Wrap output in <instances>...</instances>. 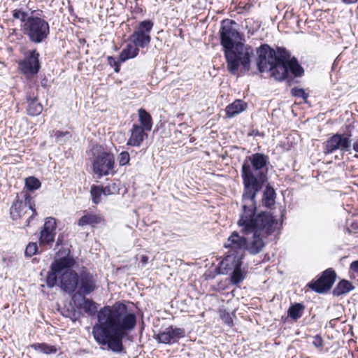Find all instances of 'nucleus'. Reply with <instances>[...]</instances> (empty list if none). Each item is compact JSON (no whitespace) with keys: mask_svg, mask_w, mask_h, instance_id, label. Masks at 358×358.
I'll return each instance as SVG.
<instances>
[{"mask_svg":"<svg viewBox=\"0 0 358 358\" xmlns=\"http://www.w3.org/2000/svg\"><path fill=\"white\" fill-rule=\"evenodd\" d=\"M264 180H244L243 210L237 224L243 236L234 231L224 244L227 262L232 259L242 260L245 251L257 255L266 246V239L279 229L281 223L268 213L256 214L255 198L263 186Z\"/></svg>","mask_w":358,"mask_h":358,"instance_id":"f257e3e1","label":"nucleus"},{"mask_svg":"<svg viewBox=\"0 0 358 358\" xmlns=\"http://www.w3.org/2000/svg\"><path fill=\"white\" fill-rule=\"evenodd\" d=\"M98 322L92 328L94 340L114 352L123 350L122 338L127 331L132 330L136 323V315L127 306L117 302L113 306H106L97 313Z\"/></svg>","mask_w":358,"mask_h":358,"instance_id":"f03ea898","label":"nucleus"},{"mask_svg":"<svg viewBox=\"0 0 358 358\" xmlns=\"http://www.w3.org/2000/svg\"><path fill=\"white\" fill-rule=\"evenodd\" d=\"M257 66L260 72L270 71L271 76L278 81L289 78L286 61L290 54L285 48L278 47L274 50L263 44L257 49Z\"/></svg>","mask_w":358,"mask_h":358,"instance_id":"7ed1b4c3","label":"nucleus"},{"mask_svg":"<svg viewBox=\"0 0 358 358\" xmlns=\"http://www.w3.org/2000/svg\"><path fill=\"white\" fill-rule=\"evenodd\" d=\"M224 53L227 69L231 74L239 76L250 71L251 59L255 54L252 46L237 41L235 46L231 49L224 50Z\"/></svg>","mask_w":358,"mask_h":358,"instance_id":"20e7f679","label":"nucleus"},{"mask_svg":"<svg viewBox=\"0 0 358 358\" xmlns=\"http://www.w3.org/2000/svg\"><path fill=\"white\" fill-rule=\"evenodd\" d=\"M22 31L34 43H41L49 36L50 24L45 19L42 10H32L25 24H22Z\"/></svg>","mask_w":358,"mask_h":358,"instance_id":"39448f33","label":"nucleus"},{"mask_svg":"<svg viewBox=\"0 0 358 358\" xmlns=\"http://www.w3.org/2000/svg\"><path fill=\"white\" fill-rule=\"evenodd\" d=\"M270 166L269 157L257 152L247 156L242 164L243 179H267Z\"/></svg>","mask_w":358,"mask_h":358,"instance_id":"423d86ee","label":"nucleus"},{"mask_svg":"<svg viewBox=\"0 0 358 358\" xmlns=\"http://www.w3.org/2000/svg\"><path fill=\"white\" fill-rule=\"evenodd\" d=\"M93 170L94 173L99 177L113 175L115 170L114 155L104 150L103 148L99 145H94L92 148Z\"/></svg>","mask_w":358,"mask_h":358,"instance_id":"0eeeda50","label":"nucleus"},{"mask_svg":"<svg viewBox=\"0 0 358 358\" xmlns=\"http://www.w3.org/2000/svg\"><path fill=\"white\" fill-rule=\"evenodd\" d=\"M23 199H20L17 196V200L13 203L10 208V216L13 220L25 219V226H29L30 220L36 215L35 203L32 198L27 192H22Z\"/></svg>","mask_w":358,"mask_h":358,"instance_id":"6e6552de","label":"nucleus"},{"mask_svg":"<svg viewBox=\"0 0 358 358\" xmlns=\"http://www.w3.org/2000/svg\"><path fill=\"white\" fill-rule=\"evenodd\" d=\"M74 264L75 261L69 256L67 250H59L50 266V271L46 279L47 286L50 288L55 287L57 283V279H60L61 272L65 268V266L74 265Z\"/></svg>","mask_w":358,"mask_h":358,"instance_id":"1a4fd4ad","label":"nucleus"},{"mask_svg":"<svg viewBox=\"0 0 358 358\" xmlns=\"http://www.w3.org/2000/svg\"><path fill=\"white\" fill-rule=\"evenodd\" d=\"M351 134L348 133L335 134L329 137L324 143L323 153L330 155L340 150L341 152H348L351 150Z\"/></svg>","mask_w":358,"mask_h":358,"instance_id":"9d476101","label":"nucleus"},{"mask_svg":"<svg viewBox=\"0 0 358 358\" xmlns=\"http://www.w3.org/2000/svg\"><path fill=\"white\" fill-rule=\"evenodd\" d=\"M236 23L232 20L226 19L222 20L220 29V43L224 50H229L235 46L238 40H241V34L234 28Z\"/></svg>","mask_w":358,"mask_h":358,"instance_id":"9b49d317","label":"nucleus"},{"mask_svg":"<svg viewBox=\"0 0 358 358\" xmlns=\"http://www.w3.org/2000/svg\"><path fill=\"white\" fill-rule=\"evenodd\" d=\"M153 25V22L149 20L141 22L134 32L129 36V41L133 43L138 48L148 47L151 41L150 32Z\"/></svg>","mask_w":358,"mask_h":358,"instance_id":"f8f14e48","label":"nucleus"},{"mask_svg":"<svg viewBox=\"0 0 358 358\" xmlns=\"http://www.w3.org/2000/svg\"><path fill=\"white\" fill-rule=\"evenodd\" d=\"M39 53L36 50H29L24 54V59L19 62L21 72L26 76H31L38 73L41 69Z\"/></svg>","mask_w":358,"mask_h":358,"instance_id":"ddd939ff","label":"nucleus"},{"mask_svg":"<svg viewBox=\"0 0 358 358\" xmlns=\"http://www.w3.org/2000/svg\"><path fill=\"white\" fill-rule=\"evenodd\" d=\"M73 266H65L60 276L62 289L69 294L73 293L78 285V275L71 269Z\"/></svg>","mask_w":358,"mask_h":358,"instance_id":"4468645a","label":"nucleus"},{"mask_svg":"<svg viewBox=\"0 0 358 358\" xmlns=\"http://www.w3.org/2000/svg\"><path fill=\"white\" fill-rule=\"evenodd\" d=\"M336 279V273L332 268L325 270L321 277L310 287L317 293H324L329 290Z\"/></svg>","mask_w":358,"mask_h":358,"instance_id":"2eb2a0df","label":"nucleus"},{"mask_svg":"<svg viewBox=\"0 0 358 358\" xmlns=\"http://www.w3.org/2000/svg\"><path fill=\"white\" fill-rule=\"evenodd\" d=\"M185 331L182 328L170 326L156 335V340L163 344H171L183 338Z\"/></svg>","mask_w":358,"mask_h":358,"instance_id":"dca6fc26","label":"nucleus"},{"mask_svg":"<svg viewBox=\"0 0 358 358\" xmlns=\"http://www.w3.org/2000/svg\"><path fill=\"white\" fill-rule=\"evenodd\" d=\"M79 291L83 294H90L96 289V276L88 271H83L78 275Z\"/></svg>","mask_w":358,"mask_h":358,"instance_id":"f3484780","label":"nucleus"},{"mask_svg":"<svg viewBox=\"0 0 358 358\" xmlns=\"http://www.w3.org/2000/svg\"><path fill=\"white\" fill-rule=\"evenodd\" d=\"M222 264L226 269L233 271L231 274V280L233 284L236 285L243 280L245 272L241 268L242 260L238 261L235 259L227 262L226 259H224Z\"/></svg>","mask_w":358,"mask_h":358,"instance_id":"a211bd4d","label":"nucleus"},{"mask_svg":"<svg viewBox=\"0 0 358 358\" xmlns=\"http://www.w3.org/2000/svg\"><path fill=\"white\" fill-rule=\"evenodd\" d=\"M146 130L137 124H134L130 130V137L127 145L133 147H140L143 141L148 137Z\"/></svg>","mask_w":358,"mask_h":358,"instance_id":"6ab92c4d","label":"nucleus"},{"mask_svg":"<svg viewBox=\"0 0 358 358\" xmlns=\"http://www.w3.org/2000/svg\"><path fill=\"white\" fill-rule=\"evenodd\" d=\"M247 108V103L241 99H236L232 103L226 107V114L229 117H233L235 115L242 113Z\"/></svg>","mask_w":358,"mask_h":358,"instance_id":"aec40b11","label":"nucleus"},{"mask_svg":"<svg viewBox=\"0 0 358 358\" xmlns=\"http://www.w3.org/2000/svg\"><path fill=\"white\" fill-rule=\"evenodd\" d=\"M102 221L103 219L100 215L86 213L79 219L78 224L80 227L87 225L94 227L96 224H101Z\"/></svg>","mask_w":358,"mask_h":358,"instance_id":"412c9836","label":"nucleus"},{"mask_svg":"<svg viewBox=\"0 0 358 358\" xmlns=\"http://www.w3.org/2000/svg\"><path fill=\"white\" fill-rule=\"evenodd\" d=\"M139 53V48L133 43L129 42L122 50L120 55V62H124L129 59L136 57Z\"/></svg>","mask_w":358,"mask_h":358,"instance_id":"4be33fe9","label":"nucleus"},{"mask_svg":"<svg viewBox=\"0 0 358 358\" xmlns=\"http://www.w3.org/2000/svg\"><path fill=\"white\" fill-rule=\"evenodd\" d=\"M288 76L291 73L294 77H301L304 73V70L302 66L299 64V62L296 57L289 59L286 61Z\"/></svg>","mask_w":358,"mask_h":358,"instance_id":"5701e85b","label":"nucleus"},{"mask_svg":"<svg viewBox=\"0 0 358 358\" xmlns=\"http://www.w3.org/2000/svg\"><path fill=\"white\" fill-rule=\"evenodd\" d=\"M138 120L141 123L140 126H141L147 131H150L152 127V119L150 113H148L145 109L140 108L138 110Z\"/></svg>","mask_w":358,"mask_h":358,"instance_id":"b1692460","label":"nucleus"},{"mask_svg":"<svg viewBox=\"0 0 358 358\" xmlns=\"http://www.w3.org/2000/svg\"><path fill=\"white\" fill-rule=\"evenodd\" d=\"M27 101L28 103L27 109L28 115L31 116H36L42 113L43 106L38 101L36 98L27 97Z\"/></svg>","mask_w":358,"mask_h":358,"instance_id":"393cba45","label":"nucleus"},{"mask_svg":"<svg viewBox=\"0 0 358 358\" xmlns=\"http://www.w3.org/2000/svg\"><path fill=\"white\" fill-rule=\"evenodd\" d=\"M354 289L352 283L348 280H343L338 282L334 288L333 293L336 296H341L348 293Z\"/></svg>","mask_w":358,"mask_h":358,"instance_id":"a878e982","label":"nucleus"},{"mask_svg":"<svg viewBox=\"0 0 358 358\" xmlns=\"http://www.w3.org/2000/svg\"><path fill=\"white\" fill-rule=\"evenodd\" d=\"M304 310V306L302 303H297L292 306H291L288 310L287 314L289 317H291L292 320L296 321L298 319H299Z\"/></svg>","mask_w":358,"mask_h":358,"instance_id":"bb28decb","label":"nucleus"},{"mask_svg":"<svg viewBox=\"0 0 358 358\" xmlns=\"http://www.w3.org/2000/svg\"><path fill=\"white\" fill-rule=\"evenodd\" d=\"M31 347L36 351H38L45 355L55 354L57 351V349L55 346L45 343H34L32 344Z\"/></svg>","mask_w":358,"mask_h":358,"instance_id":"cd10ccee","label":"nucleus"},{"mask_svg":"<svg viewBox=\"0 0 358 358\" xmlns=\"http://www.w3.org/2000/svg\"><path fill=\"white\" fill-rule=\"evenodd\" d=\"M78 306L85 313L90 315L94 314L97 309L96 304L94 301L85 297L83 298L82 302L79 303Z\"/></svg>","mask_w":358,"mask_h":358,"instance_id":"c85d7f7f","label":"nucleus"},{"mask_svg":"<svg viewBox=\"0 0 358 358\" xmlns=\"http://www.w3.org/2000/svg\"><path fill=\"white\" fill-rule=\"evenodd\" d=\"M275 193L273 188L266 187L264 192L263 203L264 206L269 207L274 204Z\"/></svg>","mask_w":358,"mask_h":358,"instance_id":"c756f323","label":"nucleus"},{"mask_svg":"<svg viewBox=\"0 0 358 358\" xmlns=\"http://www.w3.org/2000/svg\"><path fill=\"white\" fill-rule=\"evenodd\" d=\"M104 189L99 186H92L91 188V196L94 203L98 204L101 201V195L104 194Z\"/></svg>","mask_w":358,"mask_h":358,"instance_id":"7c9ffc66","label":"nucleus"},{"mask_svg":"<svg viewBox=\"0 0 358 358\" xmlns=\"http://www.w3.org/2000/svg\"><path fill=\"white\" fill-rule=\"evenodd\" d=\"M54 133V136L56 138V141L60 144H64L66 142H67L71 138V134L66 131H52Z\"/></svg>","mask_w":358,"mask_h":358,"instance_id":"2f4dec72","label":"nucleus"},{"mask_svg":"<svg viewBox=\"0 0 358 358\" xmlns=\"http://www.w3.org/2000/svg\"><path fill=\"white\" fill-rule=\"evenodd\" d=\"M55 234L45 231H41L39 242L41 245H45L52 243L55 241Z\"/></svg>","mask_w":358,"mask_h":358,"instance_id":"473e14b6","label":"nucleus"},{"mask_svg":"<svg viewBox=\"0 0 358 358\" xmlns=\"http://www.w3.org/2000/svg\"><path fill=\"white\" fill-rule=\"evenodd\" d=\"M56 220L53 217H50L45 219L43 231L51 232L52 234H56Z\"/></svg>","mask_w":358,"mask_h":358,"instance_id":"72a5a7b5","label":"nucleus"},{"mask_svg":"<svg viewBox=\"0 0 358 358\" xmlns=\"http://www.w3.org/2000/svg\"><path fill=\"white\" fill-rule=\"evenodd\" d=\"M29 15L27 12L23 10L22 8L15 9L13 11V17L15 19L20 20L22 24H25L27 21L29 20Z\"/></svg>","mask_w":358,"mask_h":358,"instance_id":"f704fd0d","label":"nucleus"},{"mask_svg":"<svg viewBox=\"0 0 358 358\" xmlns=\"http://www.w3.org/2000/svg\"><path fill=\"white\" fill-rule=\"evenodd\" d=\"M104 195H110L119 193L120 188L119 185H117L115 182H112L108 185L106 186L104 188Z\"/></svg>","mask_w":358,"mask_h":358,"instance_id":"c9c22d12","label":"nucleus"},{"mask_svg":"<svg viewBox=\"0 0 358 358\" xmlns=\"http://www.w3.org/2000/svg\"><path fill=\"white\" fill-rule=\"evenodd\" d=\"M25 181V188L30 192H33L36 189H38L41 184L40 180H24Z\"/></svg>","mask_w":358,"mask_h":358,"instance_id":"e433bc0d","label":"nucleus"},{"mask_svg":"<svg viewBox=\"0 0 358 358\" xmlns=\"http://www.w3.org/2000/svg\"><path fill=\"white\" fill-rule=\"evenodd\" d=\"M291 94L293 96L302 98L303 100H306L308 97V94H307L303 89L294 87L291 90Z\"/></svg>","mask_w":358,"mask_h":358,"instance_id":"4c0bfd02","label":"nucleus"},{"mask_svg":"<svg viewBox=\"0 0 358 358\" xmlns=\"http://www.w3.org/2000/svg\"><path fill=\"white\" fill-rule=\"evenodd\" d=\"M117 160L120 166H124L129 164L130 160V156L128 152L122 151L117 157Z\"/></svg>","mask_w":358,"mask_h":358,"instance_id":"58836bf2","label":"nucleus"},{"mask_svg":"<svg viewBox=\"0 0 358 358\" xmlns=\"http://www.w3.org/2000/svg\"><path fill=\"white\" fill-rule=\"evenodd\" d=\"M220 315L222 320L228 326H231L233 324V320L231 318V315L227 312L226 310H220Z\"/></svg>","mask_w":358,"mask_h":358,"instance_id":"ea45409f","label":"nucleus"},{"mask_svg":"<svg viewBox=\"0 0 358 358\" xmlns=\"http://www.w3.org/2000/svg\"><path fill=\"white\" fill-rule=\"evenodd\" d=\"M37 244L36 243H29L25 249V255L29 257H31L35 255L37 252Z\"/></svg>","mask_w":358,"mask_h":358,"instance_id":"a19ab883","label":"nucleus"},{"mask_svg":"<svg viewBox=\"0 0 358 358\" xmlns=\"http://www.w3.org/2000/svg\"><path fill=\"white\" fill-rule=\"evenodd\" d=\"M108 64H110V66L114 67V71L116 73H118L120 71V65L119 62L117 61H116V59L113 57H112V56L108 57Z\"/></svg>","mask_w":358,"mask_h":358,"instance_id":"79ce46f5","label":"nucleus"},{"mask_svg":"<svg viewBox=\"0 0 358 358\" xmlns=\"http://www.w3.org/2000/svg\"><path fill=\"white\" fill-rule=\"evenodd\" d=\"M313 345L317 348L322 347L323 340L320 336L317 335L313 337Z\"/></svg>","mask_w":358,"mask_h":358,"instance_id":"37998d69","label":"nucleus"},{"mask_svg":"<svg viewBox=\"0 0 358 358\" xmlns=\"http://www.w3.org/2000/svg\"><path fill=\"white\" fill-rule=\"evenodd\" d=\"M351 271L358 276V260L352 262L350 264Z\"/></svg>","mask_w":358,"mask_h":358,"instance_id":"c03bdc74","label":"nucleus"},{"mask_svg":"<svg viewBox=\"0 0 358 358\" xmlns=\"http://www.w3.org/2000/svg\"><path fill=\"white\" fill-rule=\"evenodd\" d=\"M352 148L356 152H358V139L353 143Z\"/></svg>","mask_w":358,"mask_h":358,"instance_id":"a18cd8bd","label":"nucleus"},{"mask_svg":"<svg viewBox=\"0 0 358 358\" xmlns=\"http://www.w3.org/2000/svg\"><path fill=\"white\" fill-rule=\"evenodd\" d=\"M342 1L347 4H352L357 3L358 0H342Z\"/></svg>","mask_w":358,"mask_h":358,"instance_id":"49530a36","label":"nucleus"},{"mask_svg":"<svg viewBox=\"0 0 358 358\" xmlns=\"http://www.w3.org/2000/svg\"><path fill=\"white\" fill-rule=\"evenodd\" d=\"M41 84L43 87H46L48 85V80L45 78H44L43 79H42Z\"/></svg>","mask_w":358,"mask_h":358,"instance_id":"de8ad7c7","label":"nucleus"},{"mask_svg":"<svg viewBox=\"0 0 358 358\" xmlns=\"http://www.w3.org/2000/svg\"><path fill=\"white\" fill-rule=\"evenodd\" d=\"M351 230L358 231V224L356 223H352L351 224Z\"/></svg>","mask_w":358,"mask_h":358,"instance_id":"09e8293b","label":"nucleus"},{"mask_svg":"<svg viewBox=\"0 0 358 358\" xmlns=\"http://www.w3.org/2000/svg\"><path fill=\"white\" fill-rule=\"evenodd\" d=\"M141 261L143 264H146L148 262V257L146 256H143Z\"/></svg>","mask_w":358,"mask_h":358,"instance_id":"8fccbe9b","label":"nucleus"},{"mask_svg":"<svg viewBox=\"0 0 358 358\" xmlns=\"http://www.w3.org/2000/svg\"><path fill=\"white\" fill-rule=\"evenodd\" d=\"M25 179H30V180H32V179H37L36 178H35L34 176H29L27 178H26Z\"/></svg>","mask_w":358,"mask_h":358,"instance_id":"3c124183","label":"nucleus"}]
</instances>
